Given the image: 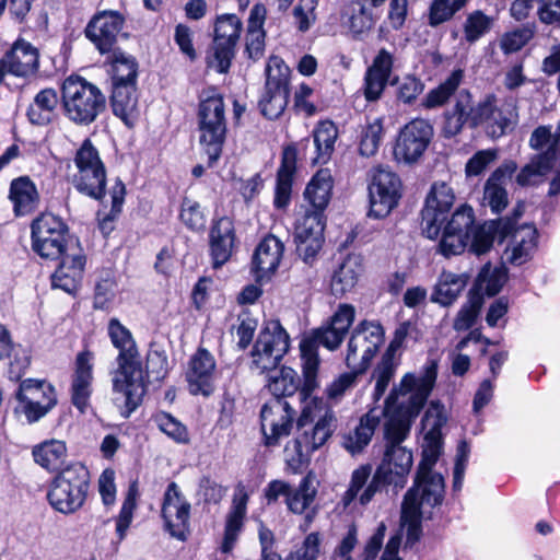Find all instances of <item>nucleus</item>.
Segmentation results:
<instances>
[{"label": "nucleus", "mask_w": 560, "mask_h": 560, "mask_svg": "<svg viewBox=\"0 0 560 560\" xmlns=\"http://www.w3.org/2000/svg\"><path fill=\"white\" fill-rule=\"evenodd\" d=\"M89 490V471L80 463L63 468L51 481L47 499L54 510L72 514L80 510Z\"/></svg>", "instance_id": "11"}, {"label": "nucleus", "mask_w": 560, "mask_h": 560, "mask_svg": "<svg viewBox=\"0 0 560 560\" xmlns=\"http://www.w3.org/2000/svg\"><path fill=\"white\" fill-rule=\"evenodd\" d=\"M538 233L534 225L524 224L514 230L504 253L503 260L513 266L529 261L537 249Z\"/></svg>", "instance_id": "33"}, {"label": "nucleus", "mask_w": 560, "mask_h": 560, "mask_svg": "<svg viewBox=\"0 0 560 560\" xmlns=\"http://www.w3.org/2000/svg\"><path fill=\"white\" fill-rule=\"evenodd\" d=\"M248 494L243 487L236 489L232 505L225 516L224 533L220 545V551L230 555L234 549L243 530L247 514Z\"/></svg>", "instance_id": "32"}, {"label": "nucleus", "mask_w": 560, "mask_h": 560, "mask_svg": "<svg viewBox=\"0 0 560 560\" xmlns=\"http://www.w3.org/2000/svg\"><path fill=\"white\" fill-rule=\"evenodd\" d=\"M441 454L442 434L425 432L413 485L406 492L401 503L400 522L401 526L407 528L409 542L419 539L422 518H430L433 510L444 500V477L433 470Z\"/></svg>", "instance_id": "1"}, {"label": "nucleus", "mask_w": 560, "mask_h": 560, "mask_svg": "<svg viewBox=\"0 0 560 560\" xmlns=\"http://www.w3.org/2000/svg\"><path fill=\"white\" fill-rule=\"evenodd\" d=\"M110 102L114 114L126 125H132L137 114L136 84L113 85Z\"/></svg>", "instance_id": "44"}, {"label": "nucleus", "mask_w": 560, "mask_h": 560, "mask_svg": "<svg viewBox=\"0 0 560 560\" xmlns=\"http://www.w3.org/2000/svg\"><path fill=\"white\" fill-rule=\"evenodd\" d=\"M466 284L467 277L465 275L443 271L434 285L431 301L442 306H450L458 299Z\"/></svg>", "instance_id": "43"}, {"label": "nucleus", "mask_w": 560, "mask_h": 560, "mask_svg": "<svg viewBox=\"0 0 560 560\" xmlns=\"http://www.w3.org/2000/svg\"><path fill=\"white\" fill-rule=\"evenodd\" d=\"M495 231L493 222L476 225L472 208L462 206L444 226L438 252L448 258L460 255L469 246L471 253L482 255L492 247Z\"/></svg>", "instance_id": "6"}, {"label": "nucleus", "mask_w": 560, "mask_h": 560, "mask_svg": "<svg viewBox=\"0 0 560 560\" xmlns=\"http://www.w3.org/2000/svg\"><path fill=\"white\" fill-rule=\"evenodd\" d=\"M467 0H434L430 7L429 24L438 26L448 21Z\"/></svg>", "instance_id": "58"}, {"label": "nucleus", "mask_w": 560, "mask_h": 560, "mask_svg": "<svg viewBox=\"0 0 560 560\" xmlns=\"http://www.w3.org/2000/svg\"><path fill=\"white\" fill-rule=\"evenodd\" d=\"M241 31L242 21L235 14H223L217 19L213 44L207 57L209 68L219 73L229 71Z\"/></svg>", "instance_id": "16"}, {"label": "nucleus", "mask_w": 560, "mask_h": 560, "mask_svg": "<svg viewBox=\"0 0 560 560\" xmlns=\"http://www.w3.org/2000/svg\"><path fill=\"white\" fill-rule=\"evenodd\" d=\"M432 136L433 128L428 120H411L399 132L394 149L395 158L406 163L416 162L424 153Z\"/></svg>", "instance_id": "23"}, {"label": "nucleus", "mask_w": 560, "mask_h": 560, "mask_svg": "<svg viewBox=\"0 0 560 560\" xmlns=\"http://www.w3.org/2000/svg\"><path fill=\"white\" fill-rule=\"evenodd\" d=\"M38 51L24 39L14 43L11 50L0 59V84L5 73L28 77L38 70Z\"/></svg>", "instance_id": "30"}, {"label": "nucleus", "mask_w": 560, "mask_h": 560, "mask_svg": "<svg viewBox=\"0 0 560 560\" xmlns=\"http://www.w3.org/2000/svg\"><path fill=\"white\" fill-rule=\"evenodd\" d=\"M61 97L52 88L40 90L27 108L28 120L33 125L46 126L57 117V108Z\"/></svg>", "instance_id": "39"}, {"label": "nucleus", "mask_w": 560, "mask_h": 560, "mask_svg": "<svg viewBox=\"0 0 560 560\" xmlns=\"http://www.w3.org/2000/svg\"><path fill=\"white\" fill-rule=\"evenodd\" d=\"M61 104L69 120L86 126L105 109L106 98L96 85L71 75L61 85Z\"/></svg>", "instance_id": "9"}, {"label": "nucleus", "mask_w": 560, "mask_h": 560, "mask_svg": "<svg viewBox=\"0 0 560 560\" xmlns=\"http://www.w3.org/2000/svg\"><path fill=\"white\" fill-rule=\"evenodd\" d=\"M124 23L125 19L119 12L102 11L90 20L84 34L101 54H108L114 51Z\"/></svg>", "instance_id": "25"}, {"label": "nucleus", "mask_w": 560, "mask_h": 560, "mask_svg": "<svg viewBox=\"0 0 560 560\" xmlns=\"http://www.w3.org/2000/svg\"><path fill=\"white\" fill-rule=\"evenodd\" d=\"M33 456L42 467L56 469L67 456L66 443L60 440L45 441L34 447Z\"/></svg>", "instance_id": "47"}, {"label": "nucleus", "mask_w": 560, "mask_h": 560, "mask_svg": "<svg viewBox=\"0 0 560 560\" xmlns=\"http://www.w3.org/2000/svg\"><path fill=\"white\" fill-rule=\"evenodd\" d=\"M288 100L289 92L265 86V91L259 101L260 112L265 117L276 119L284 112Z\"/></svg>", "instance_id": "53"}, {"label": "nucleus", "mask_w": 560, "mask_h": 560, "mask_svg": "<svg viewBox=\"0 0 560 560\" xmlns=\"http://www.w3.org/2000/svg\"><path fill=\"white\" fill-rule=\"evenodd\" d=\"M324 213L305 209L295 225V243L299 256L308 262L315 259L324 242Z\"/></svg>", "instance_id": "24"}, {"label": "nucleus", "mask_w": 560, "mask_h": 560, "mask_svg": "<svg viewBox=\"0 0 560 560\" xmlns=\"http://www.w3.org/2000/svg\"><path fill=\"white\" fill-rule=\"evenodd\" d=\"M300 377L298 373L288 366H282L276 375L270 376L267 387L272 398H285L300 392Z\"/></svg>", "instance_id": "49"}, {"label": "nucleus", "mask_w": 560, "mask_h": 560, "mask_svg": "<svg viewBox=\"0 0 560 560\" xmlns=\"http://www.w3.org/2000/svg\"><path fill=\"white\" fill-rule=\"evenodd\" d=\"M508 280V269L503 266L486 264L476 279V288L479 292L489 296L498 294Z\"/></svg>", "instance_id": "46"}, {"label": "nucleus", "mask_w": 560, "mask_h": 560, "mask_svg": "<svg viewBox=\"0 0 560 560\" xmlns=\"http://www.w3.org/2000/svg\"><path fill=\"white\" fill-rule=\"evenodd\" d=\"M303 372V384L299 392L302 404L300 417L296 420L298 435L284 447L288 467L298 472L310 456L320 448L337 428L335 412L326 407L324 401L313 396L318 387L317 373L314 372L313 383H308L306 370Z\"/></svg>", "instance_id": "2"}, {"label": "nucleus", "mask_w": 560, "mask_h": 560, "mask_svg": "<svg viewBox=\"0 0 560 560\" xmlns=\"http://www.w3.org/2000/svg\"><path fill=\"white\" fill-rule=\"evenodd\" d=\"M393 55L381 49L364 77V96L369 102L377 101L389 81L393 69Z\"/></svg>", "instance_id": "34"}, {"label": "nucleus", "mask_w": 560, "mask_h": 560, "mask_svg": "<svg viewBox=\"0 0 560 560\" xmlns=\"http://www.w3.org/2000/svg\"><path fill=\"white\" fill-rule=\"evenodd\" d=\"M364 259L360 254H348L338 262L330 275V292L336 298H343L352 292L364 275Z\"/></svg>", "instance_id": "31"}, {"label": "nucleus", "mask_w": 560, "mask_h": 560, "mask_svg": "<svg viewBox=\"0 0 560 560\" xmlns=\"http://www.w3.org/2000/svg\"><path fill=\"white\" fill-rule=\"evenodd\" d=\"M234 225L226 218H220L210 231V253L215 268L225 264L233 250L234 246Z\"/></svg>", "instance_id": "38"}, {"label": "nucleus", "mask_w": 560, "mask_h": 560, "mask_svg": "<svg viewBox=\"0 0 560 560\" xmlns=\"http://www.w3.org/2000/svg\"><path fill=\"white\" fill-rule=\"evenodd\" d=\"M113 52V85L136 84L138 74V65L136 59L122 51Z\"/></svg>", "instance_id": "50"}, {"label": "nucleus", "mask_w": 560, "mask_h": 560, "mask_svg": "<svg viewBox=\"0 0 560 560\" xmlns=\"http://www.w3.org/2000/svg\"><path fill=\"white\" fill-rule=\"evenodd\" d=\"M438 377V362L429 360L419 373H406L387 398L383 413L386 432L394 441H404L431 395Z\"/></svg>", "instance_id": "3"}, {"label": "nucleus", "mask_w": 560, "mask_h": 560, "mask_svg": "<svg viewBox=\"0 0 560 560\" xmlns=\"http://www.w3.org/2000/svg\"><path fill=\"white\" fill-rule=\"evenodd\" d=\"M492 26V19L482 11L476 10L468 14L464 24L466 40L474 43L487 34Z\"/></svg>", "instance_id": "56"}, {"label": "nucleus", "mask_w": 560, "mask_h": 560, "mask_svg": "<svg viewBox=\"0 0 560 560\" xmlns=\"http://www.w3.org/2000/svg\"><path fill=\"white\" fill-rule=\"evenodd\" d=\"M192 395L210 396L214 390L215 360L206 349H199L190 359L186 373Z\"/></svg>", "instance_id": "29"}, {"label": "nucleus", "mask_w": 560, "mask_h": 560, "mask_svg": "<svg viewBox=\"0 0 560 560\" xmlns=\"http://www.w3.org/2000/svg\"><path fill=\"white\" fill-rule=\"evenodd\" d=\"M398 362L395 357L389 353H384L380 363L373 372L375 380L374 399L377 401L386 392L390 381L393 380Z\"/></svg>", "instance_id": "52"}, {"label": "nucleus", "mask_w": 560, "mask_h": 560, "mask_svg": "<svg viewBox=\"0 0 560 560\" xmlns=\"http://www.w3.org/2000/svg\"><path fill=\"white\" fill-rule=\"evenodd\" d=\"M383 135V126L378 119L369 124L362 135L360 142V153L364 156H371L376 153Z\"/></svg>", "instance_id": "62"}, {"label": "nucleus", "mask_w": 560, "mask_h": 560, "mask_svg": "<svg viewBox=\"0 0 560 560\" xmlns=\"http://www.w3.org/2000/svg\"><path fill=\"white\" fill-rule=\"evenodd\" d=\"M290 337L278 320H271L260 330L250 352V369L259 374L275 371L288 352Z\"/></svg>", "instance_id": "14"}, {"label": "nucleus", "mask_w": 560, "mask_h": 560, "mask_svg": "<svg viewBox=\"0 0 560 560\" xmlns=\"http://www.w3.org/2000/svg\"><path fill=\"white\" fill-rule=\"evenodd\" d=\"M94 354L90 350L77 354L74 371L71 378V402L84 413L90 407V398L93 392Z\"/></svg>", "instance_id": "26"}, {"label": "nucleus", "mask_w": 560, "mask_h": 560, "mask_svg": "<svg viewBox=\"0 0 560 560\" xmlns=\"http://www.w3.org/2000/svg\"><path fill=\"white\" fill-rule=\"evenodd\" d=\"M69 178L81 194L96 200L104 197L106 167L90 139H85L77 149L72 164L69 165Z\"/></svg>", "instance_id": "10"}, {"label": "nucleus", "mask_w": 560, "mask_h": 560, "mask_svg": "<svg viewBox=\"0 0 560 560\" xmlns=\"http://www.w3.org/2000/svg\"><path fill=\"white\" fill-rule=\"evenodd\" d=\"M137 497L138 488L136 482H133L128 489L127 495L124 500L122 506L116 521V532L119 540L125 538L126 532L131 524L133 511L137 506Z\"/></svg>", "instance_id": "57"}, {"label": "nucleus", "mask_w": 560, "mask_h": 560, "mask_svg": "<svg viewBox=\"0 0 560 560\" xmlns=\"http://www.w3.org/2000/svg\"><path fill=\"white\" fill-rule=\"evenodd\" d=\"M180 220L191 230H201L206 224V218L201 211L200 205L189 198H185L182 203Z\"/></svg>", "instance_id": "63"}, {"label": "nucleus", "mask_w": 560, "mask_h": 560, "mask_svg": "<svg viewBox=\"0 0 560 560\" xmlns=\"http://www.w3.org/2000/svg\"><path fill=\"white\" fill-rule=\"evenodd\" d=\"M159 429L176 443H188L189 435L186 427L167 412H160L154 417Z\"/></svg>", "instance_id": "60"}, {"label": "nucleus", "mask_w": 560, "mask_h": 560, "mask_svg": "<svg viewBox=\"0 0 560 560\" xmlns=\"http://www.w3.org/2000/svg\"><path fill=\"white\" fill-rule=\"evenodd\" d=\"M283 250L284 244L272 234L259 242L253 256V269L257 279L268 278L278 269Z\"/></svg>", "instance_id": "35"}, {"label": "nucleus", "mask_w": 560, "mask_h": 560, "mask_svg": "<svg viewBox=\"0 0 560 560\" xmlns=\"http://www.w3.org/2000/svg\"><path fill=\"white\" fill-rule=\"evenodd\" d=\"M479 102H474L472 94L468 90H460L454 100L453 107L444 115L443 133L451 138L458 135L465 125L471 128L478 127Z\"/></svg>", "instance_id": "27"}, {"label": "nucleus", "mask_w": 560, "mask_h": 560, "mask_svg": "<svg viewBox=\"0 0 560 560\" xmlns=\"http://www.w3.org/2000/svg\"><path fill=\"white\" fill-rule=\"evenodd\" d=\"M332 190V177L328 170H319L307 184L304 199L308 209L323 212L327 208Z\"/></svg>", "instance_id": "41"}, {"label": "nucleus", "mask_w": 560, "mask_h": 560, "mask_svg": "<svg viewBox=\"0 0 560 560\" xmlns=\"http://www.w3.org/2000/svg\"><path fill=\"white\" fill-rule=\"evenodd\" d=\"M8 198L15 217L33 213L40 203V194L28 176H20L11 182Z\"/></svg>", "instance_id": "36"}, {"label": "nucleus", "mask_w": 560, "mask_h": 560, "mask_svg": "<svg viewBox=\"0 0 560 560\" xmlns=\"http://www.w3.org/2000/svg\"><path fill=\"white\" fill-rule=\"evenodd\" d=\"M267 10L262 4L253 7L247 22L246 51L252 59H259L265 50L264 23Z\"/></svg>", "instance_id": "42"}, {"label": "nucleus", "mask_w": 560, "mask_h": 560, "mask_svg": "<svg viewBox=\"0 0 560 560\" xmlns=\"http://www.w3.org/2000/svg\"><path fill=\"white\" fill-rule=\"evenodd\" d=\"M337 128L330 121L320 122L314 131V143L317 150L316 163H326L331 152L334 151V144L337 139Z\"/></svg>", "instance_id": "51"}, {"label": "nucleus", "mask_w": 560, "mask_h": 560, "mask_svg": "<svg viewBox=\"0 0 560 560\" xmlns=\"http://www.w3.org/2000/svg\"><path fill=\"white\" fill-rule=\"evenodd\" d=\"M401 197L400 178L388 167L376 166L371 171L369 184V217L383 219L398 205Z\"/></svg>", "instance_id": "17"}, {"label": "nucleus", "mask_w": 560, "mask_h": 560, "mask_svg": "<svg viewBox=\"0 0 560 560\" xmlns=\"http://www.w3.org/2000/svg\"><path fill=\"white\" fill-rule=\"evenodd\" d=\"M15 396L28 422L45 417L58 401L56 388L45 380L22 381Z\"/></svg>", "instance_id": "18"}, {"label": "nucleus", "mask_w": 560, "mask_h": 560, "mask_svg": "<svg viewBox=\"0 0 560 560\" xmlns=\"http://www.w3.org/2000/svg\"><path fill=\"white\" fill-rule=\"evenodd\" d=\"M378 18L380 14L370 9L364 2L358 1L352 5L350 28L357 34L363 33L371 30Z\"/></svg>", "instance_id": "59"}, {"label": "nucleus", "mask_w": 560, "mask_h": 560, "mask_svg": "<svg viewBox=\"0 0 560 560\" xmlns=\"http://www.w3.org/2000/svg\"><path fill=\"white\" fill-rule=\"evenodd\" d=\"M296 412L285 398H271L260 410L264 443L268 447L279 445L291 433Z\"/></svg>", "instance_id": "19"}, {"label": "nucleus", "mask_w": 560, "mask_h": 560, "mask_svg": "<svg viewBox=\"0 0 560 560\" xmlns=\"http://www.w3.org/2000/svg\"><path fill=\"white\" fill-rule=\"evenodd\" d=\"M199 144L212 167L222 154L226 139V118L223 96L214 91L203 93L197 113Z\"/></svg>", "instance_id": "8"}, {"label": "nucleus", "mask_w": 560, "mask_h": 560, "mask_svg": "<svg viewBox=\"0 0 560 560\" xmlns=\"http://www.w3.org/2000/svg\"><path fill=\"white\" fill-rule=\"evenodd\" d=\"M59 259L60 264L51 277L52 287L72 294L83 278L85 255L80 246H71Z\"/></svg>", "instance_id": "28"}, {"label": "nucleus", "mask_w": 560, "mask_h": 560, "mask_svg": "<svg viewBox=\"0 0 560 560\" xmlns=\"http://www.w3.org/2000/svg\"><path fill=\"white\" fill-rule=\"evenodd\" d=\"M320 535L316 532L308 534L302 545L290 552L285 560H317L320 555Z\"/></svg>", "instance_id": "61"}, {"label": "nucleus", "mask_w": 560, "mask_h": 560, "mask_svg": "<svg viewBox=\"0 0 560 560\" xmlns=\"http://www.w3.org/2000/svg\"><path fill=\"white\" fill-rule=\"evenodd\" d=\"M355 318V308L348 303L339 304L331 317L320 327L314 329L310 336L300 342L302 370H306L308 383H313L314 372H318V347L337 350Z\"/></svg>", "instance_id": "7"}, {"label": "nucleus", "mask_w": 560, "mask_h": 560, "mask_svg": "<svg viewBox=\"0 0 560 560\" xmlns=\"http://www.w3.org/2000/svg\"><path fill=\"white\" fill-rule=\"evenodd\" d=\"M107 332L118 350L117 370L113 376L114 400L126 409L125 416L128 417L141 404L147 393L145 374L131 331L119 319L110 318Z\"/></svg>", "instance_id": "5"}, {"label": "nucleus", "mask_w": 560, "mask_h": 560, "mask_svg": "<svg viewBox=\"0 0 560 560\" xmlns=\"http://www.w3.org/2000/svg\"><path fill=\"white\" fill-rule=\"evenodd\" d=\"M384 341V329L374 320H362L352 330L347 345L346 364L364 373Z\"/></svg>", "instance_id": "15"}, {"label": "nucleus", "mask_w": 560, "mask_h": 560, "mask_svg": "<svg viewBox=\"0 0 560 560\" xmlns=\"http://www.w3.org/2000/svg\"><path fill=\"white\" fill-rule=\"evenodd\" d=\"M556 131L552 132L551 126H538L529 137L528 145L535 151L529 162L524 165L515 177V182L521 187L535 186L541 182L555 167V143Z\"/></svg>", "instance_id": "13"}, {"label": "nucleus", "mask_w": 560, "mask_h": 560, "mask_svg": "<svg viewBox=\"0 0 560 560\" xmlns=\"http://www.w3.org/2000/svg\"><path fill=\"white\" fill-rule=\"evenodd\" d=\"M517 170V164L513 160L504 161L491 174L485 184L483 200L495 213L501 212L508 205V192L503 187V182L511 178Z\"/></svg>", "instance_id": "37"}, {"label": "nucleus", "mask_w": 560, "mask_h": 560, "mask_svg": "<svg viewBox=\"0 0 560 560\" xmlns=\"http://www.w3.org/2000/svg\"><path fill=\"white\" fill-rule=\"evenodd\" d=\"M191 505L176 482H171L163 498L161 516L164 529L177 540L185 541L190 529Z\"/></svg>", "instance_id": "21"}, {"label": "nucleus", "mask_w": 560, "mask_h": 560, "mask_svg": "<svg viewBox=\"0 0 560 560\" xmlns=\"http://www.w3.org/2000/svg\"><path fill=\"white\" fill-rule=\"evenodd\" d=\"M316 495V489L313 486L311 475L305 476L299 488L289 493L287 504L290 511L295 514H302L313 502Z\"/></svg>", "instance_id": "55"}, {"label": "nucleus", "mask_w": 560, "mask_h": 560, "mask_svg": "<svg viewBox=\"0 0 560 560\" xmlns=\"http://www.w3.org/2000/svg\"><path fill=\"white\" fill-rule=\"evenodd\" d=\"M497 159V149H487L476 152L466 163V175L471 177L482 174Z\"/></svg>", "instance_id": "64"}, {"label": "nucleus", "mask_w": 560, "mask_h": 560, "mask_svg": "<svg viewBox=\"0 0 560 560\" xmlns=\"http://www.w3.org/2000/svg\"><path fill=\"white\" fill-rule=\"evenodd\" d=\"M295 167L296 150L294 147H287L282 152V161L277 174L273 202L278 209L285 208L290 202Z\"/></svg>", "instance_id": "40"}, {"label": "nucleus", "mask_w": 560, "mask_h": 560, "mask_svg": "<svg viewBox=\"0 0 560 560\" xmlns=\"http://www.w3.org/2000/svg\"><path fill=\"white\" fill-rule=\"evenodd\" d=\"M32 249L40 258L59 259L71 246H80L69 235L65 221L51 212H43L31 223Z\"/></svg>", "instance_id": "12"}, {"label": "nucleus", "mask_w": 560, "mask_h": 560, "mask_svg": "<svg viewBox=\"0 0 560 560\" xmlns=\"http://www.w3.org/2000/svg\"><path fill=\"white\" fill-rule=\"evenodd\" d=\"M377 424L378 417L372 411L368 412L354 430L343 436L342 445L351 454L361 452L370 443Z\"/></svg>", "instance_id": "45"}, {"label": "nucleus", "mask_w": 560, "mask_h": 560, "mask_svg": "<svg viewBox=\"0 0 560 560\" xmlns=\"http://www.w3.org/2000/svg\"><path fill=\"white\" fill-rule=\"evenodd\" d=\"M464 79V71L456 69L435 89L431 90L422 105L425 108L441 107L450 100V97L456 92Z\"/></svg>", "instance_id": "48"}, {"label": "nucleus", "mask_w": 560, "mask_h": 560, "mask_svg": "<svg viewBox=\"0 0 560 560\" xmlns=\"http://www.w3.org/2000/svg\"><path fill=\"white\" fill-rule=\"evenodd\" d=\"M454 200L453 189L446 183L433 184L421 211L422 232L427 237L434 240L439 236Z\"/></svg>", "instance_id": "22"}, {"label": "nucleus", "mask_w": 560, "mask_h": 560, "mask_svg": "<svg viewBox=\"0 0 560 560\" xmlns=\"http://www.w3.org/2000/svg\"><path fill=\"white\" fill-rule=\"evenodd\" d=\"M478 127L483 126L492 138H499L512 129L518 119L516 102L506 98L499 102L494 94L479 101Z\"/></svg>", "instance_id": "20"}, {"label": "nucleus", "mask_w": 560, "mask_h": 560, "mask_svg": "<svg viewBox=\"0 0 560 560\" xmlns=\"http://www.w3.org/2000/svg\"><path fill=\"white\" fill-rule=\"evenodd\" d=\"M385 435L388 444L373 476L370 464L361 465L352 471L349 488L341 499L345 508L357 499L361 505H366L386 486L393 485L396 490L406 486L413 464L412 452L400 445L402 441H394L386 431Z\"/></svg>", "instance_id": "4"}, {"label": "nucleus", "mask_w": 560, "mask_h": 560, "mask_svg": "<svg viewBox=\"0 0 560 560\" xmlns=\"http://www.w3.org/2000/svg\"><path fill=\"white\" fill-rule=\"evenodd\" d=\"M265 72V86L289 92L290 69L280 57L271 56Z\"/></svg>", "instance_id": "54"}]
</instances>
